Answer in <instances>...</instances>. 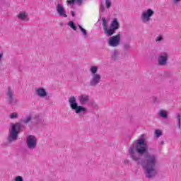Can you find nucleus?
<instances>
[{
    "mask_svg": "<svg viewBox=\"0 0 181 181\" xmlns=\"http://www.w3.org/2000/svg\"><path fill=\"white\" fill-rule=\"evenodd\" d=\"M145 134H141L136 140V144L131 145L129 149L130 158L137 165H141L145 169V175L147 179H153L158 175L156 168V156L151 155L148 149V144L145 141Z\"/></svg>",
    "mask_w": 181,
    "mask_h": 181,
    "instance_id": "f257e3e1",
    "label": "nucleus"
},
{
    "mask_svg": "<svg viewBox=\"0 0 181 181\" xmlns=\"http://www.w3.org/2000/svg\"><path fill=\"white\" fill-rule=\"evenodd\" d=\"M102 21V26L103 27L105 35L107 36H112V35H115V31L118 30V29L121 28L119 21H118V18H113V20L111 21L109 28L108 24L107 23V19H105V18H103Z\"/></svg>",
    "mask_w": 181,
    "mask_h": 181,
    "instance_id": "f03ea898",
    "label": "nucleus"
},
{
    "mask_svg": "<svg viewBox=\"0 0 181 181\" xmlns=\"http://www.w3.org/2000/svg\"><path fill=\"white\" fill-rule=\"evenodd\" d=\"M23 124L25 123L21 120L20 122L11 124V130L8 136L9 144H12V142H15V141L18 139V134H19L21 131H23V128H25Z\"/></svg>",
    "mask_w": 181,
    "mask_h": 181,
    "instance_id": "7ed1b4c3",
    "label": "nucleus"
},
{
    "mask_svg": "<svg viewBox=\"0 0 181 181\" xmlns=\"http://www.w3.org/2000/svg\"><path fill=\"white\" fill-rule=\"evenodd\" d=\"M69 103L70 104L71 110H74L76 114H80L81 112H84L85 111H87V108L78 105V103H77V100L76 99V97L71 96L69 98Z\"/></svg>",
    "mask_w": 181,
    "mask_h": 181,
    "instance_id": "20e7f679",
    "label": "nucleus"
},
{
    "mask_svg": "<svg viewBox=\"0 0 181 181\" xmlns=\"http://www.w3.org/2000/svg\"><path fill=\"white\" fill-rule=\"evenodd\" d=\"M107 44L110 47H118L121 45V34L110 36L107 40Z\"/></svg>",
    "mask_w": 181,
    "mask_h": 181,
    "instance_id": "39448f33",
    "label": "nucleus"
},
{
    "mask_svg": "<svg viewBox=\"0 0 181 181\" xmlns=\"http://www.w3.org/2000/svg\"><path fill=\"white\" fill-rule=\"evenodd\" d=\"M37 139L34 135H29L27 137V146L28 149H36V141Z\"/></svg>",
    "mask_w": 181,
    "mask_h": 181,
    "instance_id": "423d86ee",
    "label": "nucleus"
},
{
    "mask_svg": "<svg viewBox=\"0 0 181 181\" xmlns=\"http://www.w3.org/2000/svg\"><path fill=\"white\" fill-rule=\"evenodd\" d=\"M155 11L151 8L146 10V12H144L141 15V21L144 23L149 22L151 21V17L153 16Z\"/></svg>",
    "mask_w": 181,
    "mask_h": 181,
    "instance_id": "0eeeda50",
    "label": "nucleus"
},
{
    "mask_svg": "<svg viewBox=\"0 0 181 181\" xmlns=\"http://www.w3.org/2000/svg\"><path fill=\"white\" fill-rule=\"evenodd\" d=\"M168 59H169V54L166 52H161L158 55V64L160 66H165L168 63Z\"/></svg>",
    "mask_w": 181,
    "mask_h": 181,
    "instance_id": "6e6552de",
    "label": "nucleus"
},
{
    "mask_svg": "<svg viewBox=\"0 0 181 181\" xmlns=\"http://www.w3.org/2000/svg\"><path fill=\"white\" fill-rule=\"evenodd\" d=\"M100 83H101V75H92V78L89 82V87H97V85L100 84Z\"/></svg>",
    "mask_w": 181,
    "mask_h": 181,
    "instance_id": "1a4fd4ad",
    "label": "nucleus"
},
{
    "mask_svg": "<svg viewBox=\"0 0 181 181\" xmlns=\"http://www.w3.org/2000/svg\"><path fill=\"white\" fill-rule=\"evenodd\" d=\"M56 9H57V12L59 16H62V18H67V14L66 13V10L64 9L63 4H60V2L57 3Z\"/></svg>",
    "mask_w": 181,
    "mask_h": 181,
    "instance_id": "9d476101",
    "label": "nucleus"
},
{
    "mask_svg": "<svg viewBox=\"0 0 181 181\" xmlns=\"http://www.w3.org/2000/svg\"><path fill=\"white\" fill-rule=\"evenodd\" d=\"M90 101V95L83 94L79 96V102L81 105H86Z\"/></svg>",
    "mask_w": 181,
    "mask_h": 181,
    "instance_id": "9b49d317",
    "label": "nucleus"
},
{
    "mask_svg": "<svg viewBox=\"0 0 181 181\" xmlns=\"http://www.w3.org/2000/svg\"><path fill=\"white\" fill-rule=\"evenodd\" d=\"M8 104L11 105L13 104V91L11 87L8 88V92L6 93Z\"/></svg>",
    "mask_w": 181,
    "mask_h": 181,
    "instance_id": "f8f14e48",
    "label": "nucleus"
},
{
    "mask_svg": "<svg viewBox=\"0 0 181 181\" xmlns=\"http://www.w3.org/2000/svg\"><path fill=\"white\" fill-rule=\"evenodd\" d=\"M36 94L37 95H38V97H40L41 98H45V97H47V92L44 88H38L36 90Z\"/></svg>",
    "mask_w": 181,
    "mask_h": 181,
    "instance_id": "ddd939ff",
    "label": "nucleus"
},
{
    "mask_svg": "<svg viewBox=\"0 0 181 181\" xmlns=\"http://www.w3.org/2000/svg\"><path fill=\"white\" fill-rule=\"evenodd\" d=\"M119 57V52H118V50L114 49L112 52V54H111L112 60H113V62H117V60H118Z\"/></svg>",
    "mask_w": 181,
    "mask_h": 181,
    "instance_id": "4468645a",
    "label": "nucleus"
},
{
    "mask_svg": "<svg viewBox=\"0 0 181 181\" xmlns=\"http://www.w3.org/2000/svg\"><path fill=\"white\" fill-rule=\"evenodd\" d=\"M158 115L161 117V118L166 119V118H168V112H166V110H160Z\"/></svg>",
    "mask_w": 181,
    "mask_h": 181,
    "instance_id": "2eb2a0df",
    "label": "nucleus"
},
{
    "mask_svg": "<svg viewBox=\"0 0 181 181\" xmlns=\"http://www.w3.org/2000/svg\"><path fill=\"white\" fill-rule=\"evenodd\" d=\"M18 19H21V21H25L26 18H28V14L25 12H21L18 16Z\"/></svg>",
    "mask_w": 181,
    "mask_h": 181,
    "instance_id": "dca6fc26",
    "label": "nucleus"
},
{
    "mask_svg": "<svg viewBox=\"0 0 181 181\" xmlns=\"http://www.w3.org/2000/svg\"><path fill=\"white\" fill-rule=\"evenodd\" d=\"M97 71H98V67L95 66H90V72L92 73V76H95V74H97Z\"/></svg>",
    "mask_w": 181,
    "mask_h": 181,
    "instance_id": "f3484780",
    "label": "nucleus"
},
{
    "mask_svg": "<svg viewBox=\"0 0 181 181\" xmlns=\"http://www.w3.org/2000/svg\"><path fill=\"white\" fill-rule=\"evenodd\" d=\"M68 26L71 28L73 30H77V26H76V24H74V22L73 21H69L68 23Z\"/></svg>",
    "mask_w": 181,
    "mask_h": 181,
    "instance_id": "a211bd4d",
    "label": "nucleus"
},
{
    "mask_svg": "<svg viewBox=\"0 0 181 181\" xmlns=\"http://www.w3.org/2000/svg\"><path fill=\"white\" fill-rule=\"evenodd\" d=\"M131 47V44L129 42H124L123 45V49L124 52H127V50H129Z\"/></svg>",
    "mask_w": 181,
    "mask_h": 181,
    "instance_id": "6ab92c4d",
    "label": "nucleus"
},
{
    "mask_svg": "<svg viewBox=\"0 0 181 181\" xmlns=\"http://www.w3.org/2000/svg\"><path fill=\"white\" fill-rule=\"evenodd\" d=\"M21 121L23 122L24 124H29V122H30V121H32V116L28 115L23 120H21Z\"/></svg>",
    "mask_w": 181,
    "mask_h": 181,
    "instance_id": "aec40b11",
    "label": "nucleus"
},
{
    "mask_svg": "<svg viewBox=\"0 0 181 181\" xmlns=\"http://www.w3.org/2000/svg\"><path fill=\"white\" fill-rule=\"evenodd\" d=\"M78 26L80 29V30L82 32L84 37H87V30L84 28H83V27L81 25H80L79 24H78Z\"/></svg>",
    "mask_w": 181,
    "mask_h": 181,
    "instance_id": "412c9836",
    "label": "nucleus"
},
{
    "mask_svg": "<svg viewBox=\"0 0 181 181\" xmlns=\"http://www.w3.org/2000/svg\"><path fill=\"white\" fill-rule=\"evenodd\" d=\"M100 10L101 11L102 13H104L105 11V6L104 5L103 1H100Z\"/></svg>",
    "mask_w": 181,
    "mask_h": 181,
    "instance_id": "4be33fe9",
    "label": "nucleus"
},
{
    "mask_svg": "<svg viewBox=\"0 0 181 181\" xmlns=\"http://www.w3.org/2000/svg\"><path fill=\"white\" fill-rule=\"evenodd\" d=\"M177 121H178V123H177L178 129H180V125H181V122H180L181 115H180V113L177 114Z\"/></svg>",
    "mask_w": 181,
    "mask_h": 181,
    "instance_id": "5701e85b",
    "label": "nucleus"
},
{
    "mask_svg": "<svg viewBox=\"0 0 181 181\" xmlns=\"http://www.w3.org/2000/svg\"><path fill=\"white\" fill-rule=\"evenodd\" d=\"M155 135L157 138H159L160 136H162V131L159 129H156L155 131Z\"/></svg>",
    "mask_w": 181,
    "mask_h": 181,
    "instance_id": "b1692460",
    "label": "nucleus"
},
{
    "mask_svg": "<svg viewBox=\"0 0 181 181\" xmlns=\"http://www.w3.org/2000/svg\"><path fill=\"white\" fill-rule=\"evenodd\" d=\"M105 4L107 9H110L111 8V0H105Z\"/></svg>",
    "mask_w": 181,
    "mask_h": 181,
    "instance_id": "393cba45",
    "label": "nucleus"
},
{
    "mask_svg": "<svg viewBox=\"0 0 181 181\" xmlns=\"http://www.w3.org/2000/svg\"><path fill=\"white\" fill-rule=\"evenodd\" d=\"M10 118L11 119H15V118H18V113L13 112L10 115Z\"/></svg>",
    "mask_w": 181,
    "mask_h": 181,
    "instance_id": "a878e982",
    "label": "nucleus"
},
{
    "mask_svg": "<svg viewBox=\"0 0 181 181\" xmlns=\"http://www.w3.org/2000/svg\"><path fill=\"white\" fill-rule=\"evenodd\" d=\"M66 4H68V5H75L76 0H68L66 1Z\"/></svg>",
    "mask_w": 181,
    "mask_h": 181,
    "instance_id": "bb28decb",
    "label": "nucleus"
},
{
    "mask_svg": "<svg viewBox=\"0 0 181 181\" xmlns=\"http://www.w3.org/2000/svg\"><path fill=\"white\" fill-rule=\"evenodd\" d=\"M162 40H163V37L159 35L158 37H157L156 42H162Z\"/></svg>",
    "mask_w": 181,
    "mask_h": 181,
    "instance_id": "cd10ccee",
    "label": "nucleus"
},
{
    "mask_svg": "<svg viewBox=\"0 0 181 181\" xmlns=\"http://www.w3.org/2000/svg\"><path fill=\"white\" fill-rule=\"evenodd\" d=\"M15 181H23V177L22 176H17L15 178Z\"/></svg>",
    "mask_w": 181,
    "mask_h": 181,
    "instance_id": "c85d7f7f",
    "label": "nucleus"
},
{
    "mask_svg": "<svg viewBox=\"0 0 181 181\" xmlns=\"http://www.w3.org/2000/svg\"><path fill=\"white\" fill-rule=\"evenodd\" d=\"M78 6H81L83 5V0H76Z\"/></svg>",
    "mask_w": 181,
    "mask_h": 181,
    "instance_id": "c756f323",
    "label": "nucleus"
},
{
    "mask_svg": "<svg viewBox=\"0 0 181 181\" xmlns=\"http://www.w3.org/2000/svg\"><path fill=\"white\" fill-rule=\"evenodd\" d=\"M2 60H4V53H0V63H2Z\"/></svg>",
    "mask_w": 181,
    "mask_h": 181,
    "instance_id": "7c9ffc66",
    "label": "nucleus"
},
{
    "mask_svg": "<svg viewBox=\"0 0 181 181\" xmlns=\"http://www.w3.org/2000/svg\"><path fill=\"white\" fill-rule=\"evenodd\" d=\"M71 15L73 16V18H74V16H76V13L73 11H71Z\"/></svg>",
    "mask_w": 181,
    "mask_h": 181,
    "instance_id": "2f4dec72",
    "label": "nucleus"
},
{
    "mask_svg": "<svg viewBox=\"0 0 181 181\" xmlns=\"http://www.w3.org/2000/svg\"><path fill=\"white\" fill-rule=\"evenodd\" d=\"M124 163H125V165H127V163H129V160H124Z\"/></svg>",
    "mask_w": 181,
    "mask_h": 181,
    "instance_id": "473e14b6",
    "label": "nucleus"
},
{
    "mask_svg": "<svg viewBox=\"0 0 181 181\" xmlns=\"http://www.w3.org/2000/svg\"><path fill=\"white\" fill-rule=\"evenodd\" d=\"M177 2H180V0H174V3L177 4Z\"/></svg>",
    "mask_w": 181,
    "mask_h": 181,
    "instance_id": "72a5a7b5",
    "label": "nucleus"
},
{
    "mask_svg": "<svg viewBox=\"0 0 181 181\" xmlns=\"http://www.w3.org/2000/svg\"><path fill=\"white\" fill-rule=\"evenodd\" d=\"M160 144H161V145H165V141H161V142H160Z\"/></svg>",
    "mask_w": 181,
    "mask_h": 181,
    "instance_id": "f704fd0d",
    "label": "nucleus"
},
{
    "mask_svg": "<svg viewBox=\"0 0 181 181\" xmlns=\"http://www.w3.org/2000/svg\"><path fill=\"white\" fill-rule=\"evenodd\" d=\"M149 151H152V148H149Z\"/></svg>",
    "mask_w": 181,
    "mask_h": 181,
    "instance_id": "c9c22d12",
    "label": "nucleus"
},
{
    "mask_svg": "<svg viewBox=\"0 0 181 181\" xmlns=\"http://www.w3.org/2000/svg\"><path fill=\"white\" fill-rule=\"evenodd\" d=\"M14 104H16V100L14 102Z\"/></svg>",
    "mask_w": 181,
    "mask_h": 181,
    "instance_id": "e433bc0d",
    "label": "nucleus"
},
{
    "mask_svg": "<svg viewBox=\"0 0 181 181\" xmlns=\"http://www.w3.org/2000/svg\"><path fill=\"white\" fill-rule=\"evenodd\" d=\"M154 104H156V101H154Z\"/></svg>",
    "mask_w": 181,
    "mask_h": 181,
    "instance_id": "4c0bfd02",
    "label": "nucleus"
}]
</instances>
